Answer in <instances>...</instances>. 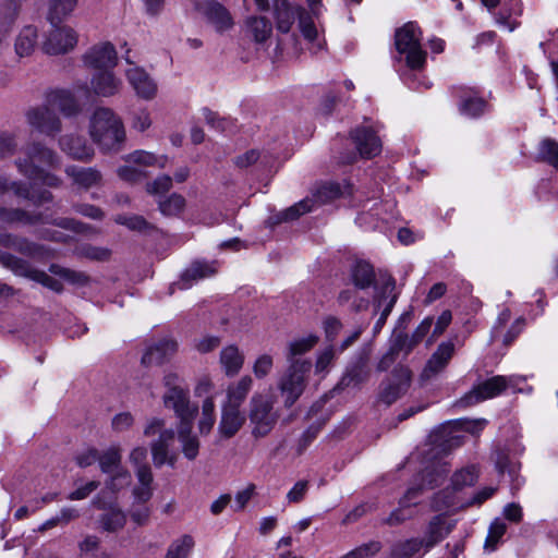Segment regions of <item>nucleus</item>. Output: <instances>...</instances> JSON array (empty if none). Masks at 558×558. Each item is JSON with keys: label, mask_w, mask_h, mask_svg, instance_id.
<instances>
[{"label": "nucleus", "mask_w": 558, "mask_h": 558, "mask_svg": "<svg viewBox=\"0 0 558 558\" xmlns=\"http://www.w3.org/2000/svg\"><path fill=\"white\" fill-rule=\"evenodd\" d=\"M88 134L100 151L116 154L126 142V131L121 117L111 108L99 106L88 120Z\"/></svg>", "instance_id": "nucleus-1"}, {"label": "nucleus", "mask_w": 558, "mask_h": 558, "mask_svg": "<svg viewBox=\"0 0 558 558\" xmlns=\"http://www.w3.org/2000/svg\"><path fill=\"white\" fill-rule=\"evenodd\" d=\"M448 468L445 462L437 460L426 466L420 474V484L410 487L404 496L399 500V507L384 520L388 525H399L415 515V507L418 498L425 488H434L441 484L447 476Z\"/></svg>", "instance_id": "nucleus-2"}, {"label": "nucleus", "mask_w": 558, "mask_h": 558, "mask_svg": "<svg viewBox=\"0 0 558 558\" xmlns=\"http://www.w3.org/2000/svg\"><path fill=\"white\" fill-rule=\"evenodd\" d=\"M272 10L279 32L289 33L298 19L300 31L310 44L311 51L317 53L323 50L325 40L304 9L291 4L288 0H274Z\"/></svg>", "instance_id": "nucleus-3"}, {"label": "nucleus", "mask_w": 558, "mask_h": 558, "mask_svg": "<svg viewBox=\"0 0 558 558\" xmlns=\"http://www.w3.org/2000/svg\"><path fill=\"white\" fill-rule=\"evenodd\" d=\"M163 385L166 388L162 396L165 408L174 412L179 425L193 424L198 405L191 401L190 390L183 384V379L175 373H167L163 376Z\"/></svg>", "instance_id": "nucleus-4"}, {"label": "nucleus", "mask_w": 558, "mask_h": 558, "mask_svg": "<svg viewBox=\"0 0 558 558\" xmlns=\"http://www.w3.org/2000/svg\"><path fill=\"white\" fill-rule=\"evenodd\" d=\"M0 223L5 226H35L37 223H49L76 233H85L92 229L90 226L73 218L52 219L45 217L41 213H34L23 208L5 206H0Z\"/></svg>", "instance_id": "nucleus-5"}, {"label": "nucleus", "mask_w": 558, "mask_h": 558, "mask_svg": "<svg viewBox=\"0 0 558 558\" xmlns=\"http://www.w3.org/2000/svg\"><path fill=\"white\" fill-rule=\"evenodd\" d=\"M162 418L154 417L149 420L144 428L146 437L158 436L150 444L153 460L156 466L160 468L165 464L174 466L178 460V451L175 449V433L172 428H166Z\"/></svg>", "instance_id": "nucleus-6"}, {"label": "nucleus", "mask_w": 558, "mask_h": 558, "mask_svg": "<svg viewBox=\"0 0 558 558\" xmlns=\"http://www.w3.org/2000/svg\"><path fill=\"white\" fill-rule=\"evenodd\" d=\"M422 32L416 23L409 22L397 29L395 44L399 54L404 56L407 65L413 70H421L426 62V52L421 46Z\"/></svg>", "instance_id": "nucleus-7"}, {"label": "nucleus", "mask_w": 558, "mask_h": 558, "mask_svg": "<svg viewBox=\"0 0 558 558\" xmlns=\"http://www.w3.org/2000/svg\"><path fill=\"white\" fill-rule=\"evenodd\" d=\"M345 194H351L349 184L341 185L337 182H326L319 185L313 193V197H306L289 207L281 214V219L290 221L299 218L313 209L315 205H323L332 202Z\"/></svg>", "instance_id": "nucleus-8"}, {"label": "nucleus", "mask_w": 558, "mask_h": 558, "mask_svg": "<svg viewBox=\"0 0 558 558\" xmlns=\"http://www.w3.org/2000/svg\"><path fill=\"white\" fill-rule=\"evenodd\" d=\"M248 418L253 426L252 435L255 438L267 436L278 421L271 397L260 393L254 395L250 401Z\"/></svg>", "instance_id": "nucleus-9"}, {"label": "nucleus", "mask_w": 558, "mask_h": 558, "mask_svg": "<svg viewBox=\"0 0 558 558\" xmlns=\"http://www.w3.org/2000/svg\"><path fill=\"white\" fill-rule=\"evenodd\" d=\"M311 369V360H298L289 363V367L278 384L281 393L286 396L284 402L287 407L294 404L303 393Z\"/></svg>", "instance_id": "nucleus-10"}, {"label": "nucleus", "mask_w": 558, "mask_h": 558, "mask_svg": "<svg viewBox=\"0 0 558 558\" xmlns=\"http://www.w3.org/2000/svg\"><path fill=\"white\" fill-rule=\"evenodd\" d=\"M50 26L41 45L45 53L49 56L65 54L76 47L78 43L76 29L62 23H56Z\"/></svg>", "instance_id": "nucleus-11"}, {"label": "nucleus", "mask_w": 558, "mask_h": 558, "mask_svg": "<svg viewBox=\"0 0 558 558\" xmlns=\"http://www.w3.org/2000/svg\"><path fill=\"white\" fill-rule=\"evenodd\" d=\"M0 265L11 270L16 276L28 277L43 286L60 292L62 283L50 275L34 269L26 260L0 250Z\"/></svg>", "instance_id": "nucleus-12"}, {"label": "nucleus", "mask_w": 558, "mask_h": 558, "mask_svg": "<svg viewBox=\"0 0 558 558\" xmlns=\"http://www.w3.org/2000/svg\"><path fill=\"white\" fill-rule=\"evenodd\" d=\"M352 141L357 151H350L340 157L341 163H353L357 156L362 158H373L381 150V143L375 132L367 126L356 128L351 133Z\"/></svg>", "instance_id": "nucleus-13"}, {"label": "nucleus", "mask_w": 558, "mask_h": 558, "mask_svg": "<svg viewBox=\"0 0 558 558\" xmlns=\"http://www.w3.org/2000/svg\"><path fill=\"white\" fill-rule=\"evenodd\" d=\"M25 117L31 128L46 136L54 137L62 130L61 119L47 101L44 105L29 108Z\"/></svg>", "instance_id": "nucleus-14"}, {"label": "nucleus", "mask_w": 558, "mask_h": 558, "mask_svg": "<svg viewBox=\"0 0 558 558\" xmlns=\"http://www.w3.org/2000/svg\"><path fill=\"white\" fill-rule=\"evenodd\" d=\"M121 88L122 81L116 76L113 69L96 71L92 75L90 92L98 97H113L120 93ZM74 90H83L86 95L89 94L85 83L75 85Z\"/></svg>", "instance_id": "nucleus-15"}, {"label": "nucleus", "mask_w": 558, "mask_h": 558, "mask_svg": "<svg viewBox=\"0 0 558 558\" xmlns=\"http://www.w3.org/2000/svg\"><path fill=\"white\" fill-rule=\"evenodd\" d=\"M84 65L88 69L102 71L114 69L118 54L114 46L109 41H101L89 47L82 56Z\"/></svg>", "instance_id": "nucleus-16"}, {"label": "nucleus", "mask_w": 558, "mask_h": 558, "mask_svg": "<svg viewBox=\"0 0 558 558\" xmlns=\"http://www.w3.org/2000/svg\"><path fill=\"white\" fill-rule=\"evenodd\" d=\"M125 60L131 65L125 70V77L135 94L145 100L155 98L158 90L156 81L143 68L134 65L128 58Z\"/></svg>", "instance_id": "nucleus-17"}, {"label": "nucleus", "mask_w": 558, "mask_h": 558, "mask_svg": "<svg viewBox=\"0 0 558 558\" xmlns=\"http://www.w3.org/2000/svg\"><path fill=\"white\" fill-rule=\"evenodd\" d=\"M410 381L411 372L407 367L395 368L388 380L381 385L379 400L390 405L408 390Z\"/></svg>", "instance_id": "nucleus-18"}, {"label": "nucleus", "mask_w": 558, "mask_h": 558, "mask_svg": "<svg viewBox=\"0 0 558 558\" xmlns=\"http://www.w3.org/2000/svg\"><path fill=\"white\" fill-rule=\"evenodd\" d=\"M506 388V379L502 376H494L476 385L471 391L461 398L460 404L469 407L489 398L498 396Z\"/></svg>", "instance_id": "nucleus-19"}, {"label": "nucleus", "mask_w": 558, "mask_h": 558, "mask_svg": "<svg viewBox=\"0 0 558 558\" xmlns=\"http://www.w3.org/2000/svg\"><path fill=\"white\" fill-rule=\"evenodd\" d=\"M398 295L395 293V281H387L379 291H377L374 299L375 312L381 311L377 322L374 325V333L380 332L388 316L390 315Z\"/></svg>", "instance_id": "nucleus-20"}, {"label": "nucleus", "mask_w": 558, "mask_h": 558, "mask_svg": "<svg viewBox=\"0 0 558 558\" xmlns=\"http://www.w3.org/2000/svg\"><path fill=\"white\" fill-rule=\"evenodd\" d=\"M466 504V497L464 494H460L458 489H454L453 485H450L438 493H436L430 501V507L434 511H444L446 513H456L457 511L464 509Z\"/></svg>", "instance_id": "nucleus-21"}, {"label": "nucleus", "mask_w": 558, "mask_h": 558, "mask_svg": "<svg viewBox=\"0 0 558 558\" xmlns=\"http://www.w3.org/2000/svg\"><path fill=\"white\" fill-rule=\"evenodd\" d=\"M46 101L52 108L58 109L66 118L76 117L83 110L75 93L70 89L51 90L47 95Z\"/></svg>", "instance_id": "nucleus-22"}, {"label": "nucleus", "mask_w": 558, "mask_h": 558, "mask_svg": "<svg viewBox=\"0 0 558 558\" xmlns=\"http://www.w3.org/2000/svg\"><path fill=\"white\" fill-rule=\"evenodd\" d=\"M456 525L454 520H449L445 514H437L430 519L422 541L425 544V553L446 538Z\"/></svg>", "instance_id": "nucleus-23"}, {"label": "nucleus", "mask_w": 558, "mask_h": 558, "mask_svg": "<svg viewBox=\"0 0 558 558\" xmlns=\"http://www.w3.org/2000/svg\"><path fill=\"white\" fill-rule=\"evenodd\" d=\"M245 421L246 416L240 408L221 404L218 432L223 438H231L242 428Z\"/></svg>", "instance_id": "nucleus-24"}, {"label": "nucleus", "mask_w": 558, "mask_h": 558, "mask_svg": "<svg viewBox=\"0 0 558 558\" xmlns=\"http://www.w3.org/2000/svg\"><path fill=\"white\" fill-rule=\"evenodd\" d=\"M59 146L73 159L88 160L94 156V148L83 135L65 134L59 138Z\"/></svg>", "instance_id": "nucleus-25"}, {"label": "nucleus", "mask_w": 558, "mask_h": 558, "mask_svg": "<svg viewBox=\"0 0 558 558\" xmlns=\"http://www.w3.org/2000/svg\"><path fill=\"white\" fill-rule=\"evenodd\" d=\"M0 246L15 251L27 257H39L43 255L44 247L27 238L13 233H0Z\"/></svg>", "instance_id": "nucleus-26"}, {"label": "nucleus", "mask_w": 558, "mask_h": 558, "mask_svg": "<svg viewBox=\"0 0 558 558\" xmlns=\"http://www.w3.org/2000/svg\"><path fill=\"white\" fill-rule=\"evenodd\" d=\"M14 163L19 172L31 181H39L49 187H59L62 183L58 175L45 171L40 166L28 163L26 159H16Z\"/></svg>", "instance_id": "nucleus-27"}, {"label": "nucleus", "mask_w": 558, "mask_h": 558, "mask_svg": "<svg viewBox=\"0 0 558 558\" xmlns=\"http://www.w3.org/2000/svg\"><path fill=\"white\" fill-rule=\"evenodd\" d=\"M217 271L216 262L196 260L192 263L182 274L181 280L177 283L180 289H189L194 282L211 277Z\"/></svg>", "instance_id": "nucleus-28"}, {"label": "nucleus", "mask_w": 558, "mask_h": 558, "mask_svg": "<svg viewBox=\"0 0 558 558\" xmlns=\"http://www.w3.org/2000/svg\"><path fill=\"white\" fill-rule=\"evenodd\" d=\"M25 157L31 165H44L50 168L60 166V157L56 151L43 145L41 143H32L24 149Z\"/></svg>", "instance_id": "nucleus-29"}, {"label": "nucleus", "mask_w": 558, "mask_h": 558, "mask_svg": "<svg viewBox=\"0 0 558 558\" xmlns=\"http://www.w3.org/2000/svg\"><path fill=\"white\" fill-rule=\"evenodd\" d=\"M453 352L454 344L452 342H441L430 359L427 361L422 373L423 378L428 379L441 372L451 360Z\"/></svg>", "instance_id": "nucleus-30"}, {"label": "nucleus", "mask_w": 558, "mask_h": 558, "mask_svg": "<svg viewBox=\"0 0 558 558\" xmlns=\"http://www.w3.org/2000/svg\"><path fill=\"white\" fill-rule=\"evenodd\" d=\"M65 173L80 189L89 190L99 186L102 182V175L96 168H84L77 166H68Z\"/></svg>", "instance_id": "nucleus-31"}, {"label": "nucleus", "mask_w": 558, "mask_h": 558, "mask_svg": "<svg viewBox=\"0 0 558 558\" xmlns=\"http://www.w3.org/2000/svg\"><path fill=\"white\" fill-rule=\"evenodd\" d=\"M178 349V344L172 339H161L147 348L142 356V363L145 365L161 364L168 360Z\"/></svg>", "instance_id": "nucleus-32"}, {"label": "nucleus", "mask_w": 558, "mask_h": 558, "mask_svg": "<svg viewBox=\"0 0 558 558\" xmlns=\"http://www.w3.org/2000/svg\"><path fill=\"white\" fill-rule=\"evenodd\" d=\"M202 10L207 21L214 25L217 32H225L233 25L227 9L217 1L210 0L205 2Z\"/></svg>", "instance_id": "nucleus-33"}, {"label": "nucleus", "mask_w": 558, "mask_h": 558, "mask_svg": "<svg viewBox=\"0 0 558 558\" xmlns=\"http://www.w3.org/2000/svg\"><path fill=\"white\" fill-rule=\"evenodd\" d=\"M459 111L469 118H476L486 110V102L473 89H460Z\"/></svg>", "instance_id": "nucleus-34"}, {"label": "nucleus", "mask_w": 558, "mask_h": 558, "mask_svg": "<svg viewBox=\"0 0 558 558\" xmlns=\"http://www.w3.org/2000/svg\"><path fill=\"white\" fill-rule=\"evenodd\" d=\"M137 485L133 488L135 504H146L153 496V473L150 466L136 470Z\"/></svg>", "instance_id": "nucleus-35"}, {"label": "nucleus", "mask_w": 558, "mask_h": 558, "mask_svg": "<svg viewBox=\"0 0 558 558\" xmlns=\"http://www.w3.org/2000/svg\"><path fill=\"white\" fill-rule=\"evenodd\" d=\"M220 365L229 377L236 375L244 363V355L234 344L225 347L219 356Z\"/></svg>", "instance_id": "nucleus-36"}, {"label": "nucleus", "mask_w": 558, "mask_h": 558, "mask_svg": "<svg viewBox=\"0 0 558 558\" xmlns=\"http://www.w3.org/2000/svg\"><path fill=\"white\" fill-rule=\"evenodd\" d=\"M252 385L253 379L247 375L243 376L239 381L229 385L227 388L226 400L222 402V404L241 409L252 388Z\"/></svg>", "instance_id": "nucleus-37"}, {"label": "nucleus", "mask_w": 558, "mask_h": 558, "mask_svg": "<svg viewBox=\"0 0 558 558\" xmlns=\"http://www.w3.org/2000/svg\"><path fill=\"white\" fill-rule=\"evenodd\" d=\"M244 32L256 44H264L270 37L272 26L265 17L251 16L245 22Z\"/></svg>", "instance_id": "nucleus-38"}, {"label": "nucleus", "mask_w": 558, "mask_h": 558, "mask_svg": "<svg viewBox=\"0 0 558 558\" xmlns=\"http://www.w3.org/2000/svg\"><path fill=\"white\" fill-rule=\"evenodd\" d=\"M193 424H182L178 426V438L181 444L183 456L187 460H194L198 456L199 440L192 433Z\"/></svg>", "instance_id": "nucleus-39"}, {"label": "nucleus", "mask_w": 558, "mask_h": 558, "mask_svg": "<svg viewBox=\"0 0 558 558\" xmlns=\"http://www.w3.org/2000/svg\"><path fill=\"white\" fill-rule=\"evenodd\" d=\"M38 38V32L35 26L27 25L23 27L14 43V50L20 58L28 57L35 50Z\"/></svg>", "instance_id": "nucleus-40"}, {"label": "nucleus", "mask_w": 558, "mask_h": 558, "mask_svg": "<svg viewBox=\"0 0 558 558\" xmlns=\"http://www.w3.org/2000/svg\"><path fill=\"white\" fill-rule=\"evenodd\" d=\"M319 341V337L308 333L291 340L288 344L287 360L289 363L298 360H304L303 354L310 352Z\"/></svg>", "instance_id": "nucleus-41"}, {"label": "nucleus", "mask_w": 558, "mask_h": 558, "mask_svg": "<svg viewBox=\"0 0 558 558\" xmlns=\"http://www.w3.org/2000/svg\"><path fill=\"white\" fill-rule=\"evenodd\" d=\"M126 163H132L145 170L148 167L165 168L168 162V157L165 155L156 156L155 154L146 150H135L124 157Z\"/></svg>", "instance_id": "nucleus-42"}, {"label": "nucleus", "mask_w": 558, "mask_h": 558, "mask_svg": "<svg viewBox=\"0 0 558 558\" xmlns=\"http://www.w3.org/2000/svg\"><path fill=\"white\" fill-rule=\"evenodd\" d=\"M77 5V0H49L47 20L50 25L62 23Z\"/></svg>", "instance_id": "nucleus-43"}, {"label": "nucleus", "mask_w": 558, "mask_h": 558, "mask_svg": "<svg viewBox=\"0 0 558 558\" xmlns=\"http://www.w3.org/2000/svg\"><path fill=\"white\" fill-rule=\"evenodd\" d=\"M367 376L368 371L366 369V364L362 359H359L347 367L339 381V386L342 388L355 386L363 383Z\"/></svg>", "instance_id": "nucleus-44"}, {"label": "nucleus", "mask_w": 558, "mask_h": 558, "mask_svg": "<svg viewBox=\"0 0 558 558\" xmlns=\"http://www.w3.org/2000/svg\"><path fill=\"white\" fill-rule=\"evenodd\" d=\"M216 422V405L213 396L204 399L202 403L201 417L198 420V430L201 435H208Z\"/></svg>", "instance_id": "nucleus-45"}, {"label": "nucleus", "mask_w": 558, "mask_h": 558, "mask_svg": "<svg viewBox=\"0 0 558 558\" xmlns=\"http://www.w3.org/2000/svg\"><path fill=\"white\" fill-rule=\"evenodd\" d=\"M478 480V469L476 465H468L456 471L451 476V484L454 489L463 494L465 487L473 486Z\"/></svg>", "instance_id": "nucleus-46"}, {"label": "nucleus", "mask_w": 558, "mask_h": 558, "mask_svg": "<svg viewBox=\"0 0 558 558\" xmlns=\"http://www.w3.org/2000/svg\"><path fill=\"white\" fill-rule=\"evenodd\" d=\"M351 278L359 289L371 287L375 280L373 267L366 262H357L352 268Z\"/></svg>", "instance_id": "nucleus-47"}, {"label": "nucleus", "mask_w": 558, "mask_h": 558, "mask_svg": "<svg viewBox=\"0 0 558 558\" xmlns=\"http://www.w3.org/2000/svg\"><path fill=\"white\" fill-rule=\"evenodd\" d=\"M12 191V193L23 199H31L32 191L31 184L21 180L11 181L7 175L2 174L0 177V195H3Z\"/></svg>", "instance_id": "nucleus-48"}, {"label": "nucleus", "mask_w": 558, "mask_h": 558, "mask_svg": "<svg viewBox=\"0 0 558 558\" xmlns=\"http://www.w3.org/2000/svg\"><path fill=\"white\" fill-rule=\"evenodd\" d=\"M425 550V544L422 538H410L397 543L391 550L392 558H413L420 551Z\"/></svg>", "instance_id": "nucleus-49"}, {"label": "nucleus", "mask_w": 558, "mask_h": 558, "mask_svg": "<svg viewBox=\"0 0 558 558\" xmlns=\"http://www.w3.org/2000/svg\"><path fill=\"white\" fill-rule=\"evenodd\" d=\"M97 461L104 473L112 474L118 470H123L121 466V450L119 447H111L101 456L98 454Z\"/></svg>", "instance_id": "nucleus-50"}, {"label": "nucleus", "mask_w": 558, "mask_h": 558, "mask_svg": "<svg viewBox=\"0 0 558 558\" xmlns=\"http://www.w3.org/2000/svg\"><path fill=\"white\" fill-rule=\"evenodd\" d=\"M99 522L102 530L116 532L125 525L126 517L122 510L110 508L100 517Z\"/></svg>", "instance_id": "nucleus-51"}, {"label": "nucleus", "mask_w": 558, "mask_h": 558, "mask_svg": "<svg viewBox=\"0 0 558 558\" xmlns=\"http://www.w3.org/2000/svg\"><path fill=\"white\" fill-rule=\"evenodd\" d=\"M193 546L194 541L192 536L184 535L170 545L166 558H187Z\"/></svg>", "instance_id": "nucleus-52"}, {"label": "nucleus", "mask_w": 558, "mask_h": 558, "mask_svg": "<svg viewBox=\"0 0 558 558\" xmlns=\"http://www.w3.org/2000/svg\"><path fill=\"white\" fill-rule=\"evenodd\" d=\"M506 523L500 519H495L488 529V534L485 541L484 548L488 551H494L497 547L498 542L506 533Z\"/></svg>", "instance_id": "nucleus-53"}, {"label": "nucleus", "mask_w": 558, "mask_h": 558, "mask_svg": "<svg viewBox=\"0 0 558 558\" xmlns=\"http://www.w3.org/2000/svg\"><path fill=\"white\" fill-rule=\"evenodd\" d=\"M159 210L165 216H175L185 206V199L179 194H172L167 199L159 201Z\"/></svg>", "instance_id": "nucleus-54"}, {"label": "nucleus", "mask_w": 558, "mask_h": 558, "mask_svg": "<svg viewBox=\"0 0 558 558\" xmlns=\"http://www.w3.org/2000/svg\"><path fill=\"white\" fill-rule=\"evenodd\" d=\"M336 353L332 345H329L318 352L316 362H315V374L325 376L328 373V369L335 360Z\"/></svg>", "instance_id": "nucleus-55"}, {"label": "nucleus", "mask_w": 558, "mask_h": 558, "mask_svg": "<svg viewBox=\"0 0 558 558\" xmlns=\"http://www.w3.org/2000/svg\"><path fill=\"white\" fill-rule=\"evenodd\" d=\"M132 476L126 470H118L112 473L110 478L107 481L106 486L111 492L116 493L121 490L122 488L128 487L131 484Z\"/></svg>", "instance_id": "nucleus-56"}, {"label": "nucleus", "mask_w": 558, "mask_h": 558, "mask_svg": "<svg viewBox=\"0 0 558 558\" xmlns=\"http://www.w3.org/2000/svg\"><path fill=\"white\" fill-rule=\"evenodd\" d=\"M118 175L121 180L135 183L146 177V171L132 163H125L118 168Z\"/></svg>", "instance_id": "nucleus-57"}, {"label": "nucleus", "mask_w": 558, "mask_h": 558, "mask_svg": "<svg viewBox=\"0 0 558 558\" xmlns=\"http://www.w3.org/2000/svg\"><path fill=\"white\" fill-rule=\"evenodd\" d=\"M539 155L543 159L558 169V143L553 140H544L539 145Z\"/></svg>", "instance_id": "nucleus-58"}, {"label": "nucleus", "mask_w": 558, "mask_h": 558, "mask_svg": "<svg viewBox=\"0 0 558 558\" xmlns=\"http://www.w3.org/2000/svg\"><path fill=\"white\" fill-rule=\"evenodd\" d=\"M16 148L15 135L8 131H0V159L13 156Z\"/></svg>", "instance_id": "nucleus-59"}, {"label": "nucleus", "mask_w": 558, "mask_h": 558, "mask_svg": "<svg viewBox=\"0 0 558 558\" xmlns=\"http://www.w3.org/2000/svg\"><path fill=\"white\" fill-rule=\"evenodd\" d=\"M50 271L53 275H57L60 278H62L69 282H72V283L83 284L86 282V279H87L86 276L82 272H76L74 270H71L69 268H63L58 265H51Z\"/></svg>", "instance_id": "nucleus-60"}, {"label": "nucleus", "mask_w": 558, "mask_h": 558, "mask_svg": "<svg viewBox=\"0 0 558 558\" xmlns=\"http://www.w3.org/2000/svg\"><path fill=\"white\" fill-rule=\"evenodd\" d=\"M380 548V543L373 541L356 547L355 549L344 555L342 558H368L377 554Z\"/></svg>", "instance_id": "nucleus-61"}, {"label": "nucleus", "mask_w": 558, "mask_h": 558, "mask_svg": "<svg viewBox=\"0 0 558 558\" xmlns=\"http://www.w3.org/2000/svg\"><path fill=\"white\" fill-rule=\"evenodd\" d=\"M114 221L136 231L145 230L148 227L147 221L143 217L136 215H118L116 216Z\"/></svg>", "instance_id": "nucleus-62"}, {"label": "nucleus", "mask_w": 558, "mask_h": 558, "mask_svg": "<svg viewBox=\"0 0 558 558\" xmlns=\"http://www.w3.org/2000/svg\"><path fill=\"white\" fill-rule=\"evenodd\" d=\"M151 125L150 113L147 109L135 111L131 119V126L137 132H145Z\"/></svg>", "instance_id": "nucleus-63"}, {"label": "nucleus", "mask_w": 558, "mask_h": 558, "mask_svg": "<svg viewBox=\"0 0 558 558\" xmlns=\"http://www.w3.org/2000/svg\"><path fill=\"white\" fill-rule=\"evenodd\" d=\"M274 360L269 354L258 356L253 365V373L257 378L266 377L272 369Z\"/></svg>", "instance_id": "nucleus-64"}]
</instances>
